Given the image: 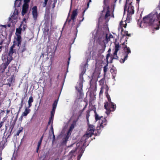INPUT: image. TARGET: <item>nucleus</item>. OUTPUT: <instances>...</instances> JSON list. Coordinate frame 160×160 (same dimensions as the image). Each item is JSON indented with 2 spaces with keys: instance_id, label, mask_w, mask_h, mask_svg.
<instances>
[{
  "instance_id": "1",
  "label": "nucleus",
  "mask_w": 160,
  "mask_h": 160,
  "mask_svg": "<svg viewBox=\"0 0 160 160\" xmlns=\"http://www.w3.org/2000/svg\"><path fill=\"white\" fill-rule=\"evenodd\" d=\"M142 22L148 23L149 25L153 26L156 30H158L160 26V13L158 15L155 13L149 14L143 18Z\"/></svg>"
},
{
  "instance_id": "2",
  "label": "nucleus",
  "mask_w": 160,
  "mask_h": 160,
  "mask_svg": "<svg viewBox=\"0 0 160 160\" xmlns=\"http://www.w3.org/2000/svg\"><path fill=\"white\" fill-rule=\"evenodd\" d=\"M21 45V43L18 44L17 42L13 41V44L10 48L7 55L4 56L3 58L7 60L8 59L9 61L11 62V61L13 59L12 57L13 54H16V53L17 50L16 49H15V46L17 45L18 47H19V48H20Z\"/></svg>"
},
{
  "instance_id": "3",
  "label": "nucleus",
  "mask_w": 160,
  "mask_h": 160,
  "mask_svg": "<svg viewBox=\"0 0 160 160\" xmlns=\"http://www.w3.org/2000/svg\"><path fill=\"white\" fill-rule=\"evenodd\" d=\"M132 2L129 0H126L124 8V12L126 11L128 12V15H130L134 12V7L132 5Z\"/></svg>"
},
{
  "instance_id": "4",
  "label": "nucleus",
  "mask_w": 160,
  "mask_h": 160,
  "mask_svg": "<svg viewBox=\"0 0 160 160\" xmlns=\"http://www.w3.org/2000/svg\"><path fill=\"white\" fill-rule=\"evenodd\" d=\"M95 130V127L92 124H90L88 126V130L86 133L83 136L82 139L84 140L86 142V140L92 136L93 135V132Z\"/></svg>"
},
{
  "instance_id": "5",
  "label": "nucleus",
  "mask_w": 160,
  "mask_h": 160,
  "mask_svg": "<svg viewBox=\"0 0 160 160\" xmlns=\"http://www.w3.org/2000/svg\"><path fill=\"white\" fill-rule=\"evenodd\" d=\"M104 108L107 110L106 113L108 115L111 112L114 111L116 108V106L114 103L108 102H107L104 103Z\"/></svg>"
},
{
  "instance_id": "6",
  "label": "nucleus",
  "mask_w": 160,
  "mask_h": 160,
  "mask_svg": "<svg viewBox=\"0 0 160 160\" xmlns=\"http://www.w3.org/2000/svg\"><path fill=\"white\" fill-rule=\"evenodd\" d=\"M123 50L124 53H123L122 55L121 56V59L120 60V62L121 63H123L125 61L127 60L128 54L131 52L130 48L129 47H128L127 45H126L123 47Z\"/></svg>"
},
{
  "instance_id": "7",
  "label": "nucleus",
  "mask_w": 160,
  "mask_h": 160,
  "mask_svg": "<svg viewBox=\"0 0 160 160\" xmlns=\"http://www.w3.org/2000/svg\"><path fill=\"white\" fill-rule=\"evenodd\" d=\"M95 113V118L96 121L99 120V123L100 124V126L102 128H103L104 125L107 124V121L105 118H103V117L99 116L97 113L96 110L94 111Z\"/></svg>"
},
{
  "instance_id": "8",
  "label": "nucleus",
  "mask_w": 160,
  "mask_h": 160,
  "mask_svg": "<svg viewBox=\"0 0 160 160\" xmlns=\"http://www.w3.org/2000/svg\"><path fill=\"white\" fill-rule=\"evenodd\" d=\"M22 25V23L20 25V27L18 28H17L16 30V34L17 37L14 39V41L17 42L18 44L21 43L22 38L21 36V33L22 28L20 27Z\"/></svg>"
},
{
  "instance_id": "9",
  "label": "nucleus",
  "mask_w": 160,
  "mask_h": 160,
  "mask_svg": "<svg viewBox=\"0 0 160 160\" xmlns=\"http://www.w3.org/2000/svg\"><path fill=\"white\" fill-rule=\"evenodd\" d=\"M3 61V63L0 65V72L1 73H3L4 72L5 69L8 66L11 62L8 59L7 60L4 58Z\"/></svg>"
},
{
  "instance_id": "10",
  "label": "nucleus",
  "mask_w": 160,
  "mask_h": 160,
  "mask_svg": "<svg viewBox=\"0 0 160 160\" xmlns=\"http://www.w3.org/2000/svg\"><path fill=\"white\" fill-rule=\"evenodd\" d=\"M115 47L114 49L115 51L113 53V55L115 56V59H118V57L117 56V52L118 51L120 50L121 48V45H119V43L116 41H115L114 43Z\"/></svg>"
},
{
  "instance_id": "11",
  "label": "nucleus",
  "mask_w": 160,
  "mask_h": 160,
  "mask_svg": "<svg viewBox=\"0 0 160 160\" xmlns=\"http://www.w3.org/2000/svg\"><path fill=\"white\" fill-rule=\"evenodd\" d=\"M83 82L80 81L79 83L76 87V88L79 93L80 96L83 95L82 92Z\"/></svg>"
},
{
  "instance_id": "12",
  "label": "nucleus",
  "mask_w": 160,
  "mask_h": 160,
  "mask_svg": "<svg viewBox=\"0 0 160 160\" xmlns=\"http://www.w3.org/2000/svg\"><path fill=\"white\" fill-rule=\"evenodd\" d=\"M32 18L34 20H37L38 16V9L37 6H34L32 8Z\"/></svg>"
},
{
  "instance_id": "13",
  "label": "nucleus",
  "mask_w": 160,
  "mask_h": 160,
  "mask_svg": "<svg viewBox=\"0 0 160 160\" xmlns=\"http://www.w3.org/2000/svg\"><path fill=\"white\" fill-rule=\"evenodd\" d=\"M78 9H76L73 10L72 12L71 19L68 20V18L67 19L66 21H68V23H69L71 20H72L73 22H74V20L76 18V17L78 15Z\"/></svg>"
},
{
  "instance_id": "14",
  "label": "nucleus",
  "mask_w": 160,
  "mask_h": 160,
  "mask_svg": "<svg viewBox=\"0 0 160 160\" xmlns=\"http://www.w3.org/2000/svg\"><path fill=\"white\" fill-rule=\"evenodd\" d=\"M7 138H4V137H3L2 140L0 142V151H2L7 145Z\"/></svg>"
},
{
  "instance_id": "15",
  "label": "nucleus",
  "mask_w": 160,
  "mask_h": 160,
  "mask_svg": "<svg viewBox=\"0 0 160 160\" xmlns=\"http://www.w3.org/2000/svg\"><path fill=\"white\" fill-rule=\"evenodd\" d=\"M110 56V55L109 53H108L107 54L106 58V60L107 62V63L103 67V72L104 75H105L106 74V72L107 71V69H108V66L109 63L108 62V58Z\"/></svg>"
},
{
  "instance_id": "16",
  "label": "nucleus",
  "mask_w": 160,
  "mask_h": 160,
  "mask_svg": "<svg viewBox=\"0 0 160 160\" xmlns=\"http://www.w3.org/2000/svg\"><path fill=\"white\" fill-rule=\"evenodd\" d=\"M28 9V5L27 3H24L22 6V15L23 16L27 12Z\"/></svg>"
},
{
  "instance_id": "17",
  "label": "nucleus",
  "mask_w": 160,
  "mask_h": 160,
  "mask_svg": "<svg viewBox=\"0 0 160 160\" xmlns=\"http://www.w3.org/2000/svg\"><path fill=\"white\" fill-rule=\"evenodd\" d=\"M9 20L12 23V25L15 24L16 22L17 21V18L16 17L14 13H13L11 18H10Z\"/></svg>"
},
{
  "instance_id": "18",
  "label": "nucleus",
  "mask_w": 160,
  "mask_h": 160,
  "mask_svg": "<svg viewBox=\"0 0 160 160\" xmlns=\"http://www.w3.org/2000/svg\"><path fill=\"white\" fill-rule=\"evenodd\" d=\"M27 42L26 41H25L24 42L23 44L22 45L21 47L20 48V49H21L20 50H21V52L22 53L23 52H25L27 50V48H26V45H27Z\"/></svg>"
},
{
  "instance_id": "19",
  "label": "nucleus",
  "mask_w": 160,
  "mask_h": 160,
  "mask_svg": "<svg viewBox=\"0 0 160 160\" xmlns=\"http://www.w3.org/2000/svg\"><path fill=\"white\" fill-rule=\"evenodd\" d=\"M31 110L28 108H26L24 112L22 113L21 115V117H22L27 116L28 113L30 112Z\"/></svg>"
},
{
  "instance_id": "20",
  "label": "nucleus",
  "mask_w": 160,
  "mask_h": 160,
  "mask_svg": "<svg viewBox=\"0 0 160 160\" xmlns=\"http://www.w3.org/2000/svg\"><path fill=\"white\" fill-rule=\"evenodd\" d=\"M77 149V148H76L75 149L72 150L69 152V155L70 156V158H71L72 159L75 157L76 154L75 152Z\"/></svg>"
},
{
  "instance_id": "21",
  "label": "nucleus",
  "mask_w": 160,
  "mask_h": 160,
  "mask_svg": "<svg viewBox=\"0 0 160 160\" xmlns=\"http://www.w3.org/2000/svg\"><path fill=\"white\" fill-rule=\"evenodd\" d=\"M76 124V121H74L69 129V130L68 131V133H70L72 132L73 129L74 128Z\"/></svg>"
},
{
  "instance_id": "22",
  "label": "nucleus",
  "mask_w": 160,
  "mask_h": 160,
  "mask_svg": "<svg viewBox=\"0 0 160 160\" xmlns=\"http://www.w3.org/2000/svg\"><path fill=\"white\" fill-rule=\"evenodd\" d=\"M121 33L123 37H124L125 36H127L129 37L131 36L130 34H128V32L127 31H124L123 29L122 28L121 29Z\"/></svg>"
},
{
  "instance_id": "23",
  "label": "nucleus",
  "mask_w": 160,
  "mask_h": 160,
  "mask_svg": "<svg viewBox=\"0 0 160 160\" xmlns=\"http://www.w3.org/2000/svg\"><path fill=\"white\" fill-rule=\"evenodd\" d=\"M15 123V121H14L12 123L11 125V126L10 127V128H11V131H10V132L8 136V137H7V138H7V139L8 138H10V136L11 135L12 131V130H13V128H14V127Z\"/></svg>"
},
{
  "instance_id": "24",
  "label": "nucleus",
  "mask_w": 160,
  "mask_h": 160,
  "mask_svg": "<svg viewBox=\"0 0 160 160\" xmlns=\"http://www.w3.org/2000/svg\"><path fill=\"white\" fill-rule=\"evenodd\" d=\"M110 11L109 7H108L107 8V12L104 17V19L107 20L108 17L110 16Z\"/></svg>"
},
{
  "instance_id": "25",
  "label": "nucleus",
  "mask_w": 160,
  "mask_h": 160,
  "mask_svg": "<svg viewBox=\"0 0 160 160\" xmlns=\"http://www.w3.org/2000/svg\"><path fill=\"white\" fill-rule=\"evenodd\" d=\"M102 48L99 50L98 52L99 53H102L105 51L106 47V44L104 42L103 44L102 45Z\"/></svg>"
},
{
  "instance_id": "26",
  "label": "nucleus",
  "mask_w": 160,
  "mask_h": 160,
  "mask_svg": "<svg viewBox=\"0 0 160 160\" xmlns=\"http://www.w3.org/2000/svg\"><path fill=\"white\" fill-rule=\"evenodd\" d=\"M49 31V28L47 26H45L43 28V33L45 34H48V32Z\"/></svg>"
},
{
  "instance_id": "27",
  "label": "nucleus",
  "mask_w": 160,
  "mask_h": 160,
  "mask_svg": "<svg viewBox=\"0 0 160 160\" xmlns=\"http://www.w3.org/2000/svg\"><path fill=\"white\" fill-rule=\"evenodd\" d=\"M58 99H56L54 101V102L52 104V108L56 109V108L57 105L58 104Z\"/></svg>"
},
{
  "instance_id": "28",
  "label": "nucleus",
  "mask_w": 160,
  "mask_h": 160,
  "mask_svg": "<svg viewBox=\"0 0 160 160\" xmlns=\"http://www.w3.org/2000/svg\"><path fill=\"white\" fill-rule=\"evenodd\" d=\"M8 116H6V117H4L2 119V121L0 122V128H2L4 124V122L6 120V118H8Z\"/></svg>"
},
{
  "instance_id": "29",
  "label": "nucleus",
  "mask_w": 160,
  "mask_h": 160,
  "mask_svg": "<svg viewBox=\"0 0 160 160\" xmlns=\"http://www.w3.org/2000/svg\"><path fill=\"white\" fill-rule=\"evenodd\" d=\"M105 79L104 78H102L99 81V85L101 86V87H103V85L105 82Z\"/></svg>"
},
{
  "instance_id": "30",
  "label": "nucleus",
  "mask_w": 160,
  "mask_h": 160,
  "mask_svg": "<svg viewBox=\"0 0 160 160\" xmlns=\"http://www.w3.org/2000/svg\"><path fill=\"white\" fill-rule=\"evenodd\" d=\"M20 2L18 0H16L14 3L15 7H19L20 6Z\"/></svg>"
},
{
  "instance_id": "31",
  "label": "nucleus",
  "mask_w": 160,
  "mask_h": 160,
  "mask_svg": "<svg viewBox=\"0 0 160 160\" xmlns=\"http://www.w3.org/2000/svg\"><path fill=\"white\" fill-rule=\"evenodd\" d=\"M123 22H123L122 21H121L120 22V25L122 28H123V27H124L125 28H126V22H125V23H123Z\"/></svg>"
},
{
  "instance_id": "32",
  "label": "nucleus",
  "mask_w": 160,
  "mask_h": 160,
  "mask_svg": "<svg viewBox=\"0 0 160 160\" xmlns=\"http://www.w3.org/2000/svg\"><path fill=\"white\" fill-rule=\"evenodd\" d=\"M23 128L22 127H20L19 130H18V131L17 132L16 134L15 135V136H18L20 134V133L22 132L23 131Z\"/></svg>"
},
{
  "instance_id": "33",
  "label": "nucleus",
  "mask_w": 160,
  "mask_h": 160,
  "mask_svg": "<svg viewBox=\"0 0 160 160\" xmlns=\"http://www.w3.org/2000/svg\"><path fill=\"white\" fill-rule=\"evenodd\" d=\"M69 133H68V132L67 135L66 136L64 140L63 141V142H64V143L66 142L68 140L69 137V136H70V135H69Z\"/></svg>"
},
{
  "instance_id": "34",
  "label": "nucleus",
  "mask_w": 160,
  "mask_h": 160,
  "mask_svg": "<svg viewBox=\"0 0 160 160\" xmlns=\"http://www.w3.org/2000/svg\"><path fill=\"white\" fill-rule=\"evenodd\" d=\"M85 72H82L79 75V79H80V81H82L83 82V75L84 74Z\"/></svg>"
},
{
  "instance_id": "35",
  "label": "nucleus",
  "mask_w": 160,
  "mask_h": 160,
  "mask_svg": "<svg viewBox=\"0 0 160 160\" xmlns=\"http://www.w3.org/2000/svg\"><path fill=\"white\" fill-rule=\"evenodd\" d=\"M110 72L112 74L113 77L114 75H116V71L114 68H111L110 69Z\"/></svg>"
},
{
  "instance_id": "36",
  "label": "nucleus",
  "mask_w": 160,
  "mask_h": 160,
  "mask_svg": "<svg viewBox=\"0 0 160 160\" xmlns=\"http://www.w3.org/2000/svg\"><path fill=\"white\" fill-rule=\"evenodd\" d=\"M53 117H50L49 118V121L48 122V126L50 124V123L51 122L52 124L53 123Z\"/></svg>"
},
{
  "instance_id": "37",
  "label": "nucleus",
  "mask_w": 160,
  "mask_h": 160,
  "mask_svg": "<svg viewBox=\"0 0 160 160\" xmlns=\"http://www.w3.org/2000/svg\"><path fill=\"white\" fill-rule=\"evenodd\" d=\"M43 136H44V134H43V135H42V136L41 137L39 141H38V146L39 145L41 146V143H42V141L43 138Z\"/></svg>"
},
{
  "instance_id": "38",
  "label": "nucleus",
  "mask_w": 160,
  "mask_h": 160,
  "mask_svg": "<svg viewBox=\"0 0 160 160\" xmlns=\"http://www.w3.org/2000/svg\"><path fill=\"white\" fill-rule=\"evenodd\" d=\"M55 109L52 108V111L51 112V116L54 118V116L55 112Z\"/></svg>"
},
{
  "instance_id": "39",
  "label": "nucleus",
  "mask_w": 160,
  "mask_h": 160,
  "mask_svg": "<svg viewBox=\"0 0 160 160\" xmlns=\"http://www.w3.org/2000/svg\"><path fill=\"white\" fill-rule=\"evenodd\" d=\"M106 96L107 97V98H108V102H111V99L110 96L108 94V93H107L105 94Z\"/></svg>"
},
{
  "instance_id": "40",
  "label": "nucleus",
  "mask_w": 160,
  "mask_h": 160,
  "mask_svg": "<svg viewBox=\"0 0 160 160\" xmlns=\"http://www.w3.org/2000/svg\"><path fill=\"white\" fill-rule=\"evenodd\" d=\"M90 110H88L86 112V119H88L89 118V117L90 116Z\"/></svg>"
},
{
  "instance_id": "41",
  "label": "nucleus",
  "mask_w": 160,
  "mask_h": 160,
  "mask_svg": "<svg viewBox=\"0 0 160 160\" xmlns=\"http://www.w3.org/2000/svg\"><path fill=\"white\" fill-rule=\"evenodd\" d=\"M48 0H44V2L42 4V7H45L47 5Z\"/></svg>"
},
{
  "instance_id": "42",
  "label": "nucleus",
  "mask_w": 160,
  "mask_h": 160,
  "mask_svg": "<svg viewBox=\"0 0 160 160\" xmlns=\"http://www.w3.org/2000/svg\"><path fill=\"white\" fill-rule=\"evenodd\" d=\"M33 102V99L32 97V96H31L29 98V100L28 101V102Z\"/></svg>"
},
{
  "instance_id": "43",
  "label": "nucleus",
  "mask_w": 160,
  "mask_h": 160,
  "mask_svg": "<svg viewBox=\"0 0 160 160\" xmlns=\"http://www.w3.org/2000/svg\"><path fill=\"white\" fill-rule=\"evenodd\" d=\"M85 10H84L83 11V12L82 13V19L81 20L80 19V20H79L80 22H81L82 21H83V20L84 19V17H83V16H84V12H85Z\"/></svg>"
},
{
  "instance_id": "44",
  "label": "nucleus",
  "mask_w": 160,
  "mask_h": 160,
  "mask_svg": "<svg viewBox=\"0 0 160 160\" xmlns=\"http://www.w3.org/2000/svg\"><path fill=\"white\" fill-rule=\"evenodd\" d=\"M105 89H106V91L105 92V94L108 93V91L109 90V87L107 85H106Z\"/></svg>"
},
{
  "instance_id": "45",
  "label": "nucleus",
  "mask_w": 160,
  "mask_h": 160,
  "mask_svg": "<svg viewBox=\"0 0 160 160\" xmlns=\"http://www.w3.org/2000/svg\"><path fill=\"white\" fill-rule=\"evenodd\" d=\"M19 105L20 106V107H19V109L18 112V113H19V112L20 111L21 109L22 108L23 105V104H22L21 103H20Z\"/></svg>"
},
{
  "instance_id": "46",
  "label": "nucleus",
  "mask_w": 160,
  "mask_h": 160,
  "mask_svg": "<svg viewBox=\"0 0 160 160\" xmlns=\"http://www.w3.org/2000/svg\"><path fill=\"white\" fill-rule=\"evenodd\" d=\"M104 87H101V90L99 92L100 94H102L103 93V89Z\"/></svg>"
},
{
  "instance_id": "47",
  "label": "nucleus",
  "mask_w": 160,
  "mask_h": 160,
  "mask_svg": "<svg viewBox=\"0 0 160 160\" xmlns=\"http://www.w3.org/2000/svg\"><path fill=\"white\" fill-rule=\"evenodd\" d=\"M106 39L108 42L110 40V38H109L108 37L107 34H106Z\"/></svg>"
},
{
  "instance_id": "48",
  "label": "nucleus",
  "mask_w": 160,
  "mask_h": 160,
  "mask_svg": "<svg viewBox=\"0 0 160 160\" xmlns=\"http://www.w3.org/2000/svg\"><path fill=\"white\" fill-rule=\"evenodd\" d=\"M114 58H115V57H113L112 56L110 57V62H109L110 63H111L112 62V60H113V59H115Z\"/></svg>"
},
{
  "instance_id": "49",
  "label": "nucleus",
  "mask_w": 160,
  "mask_h": 160,
  "mask_svg": "<svg viewBox=\"0 0 160 160\" xmlns=\"http://www.w3.org/2000/svg\"><path fill=\"white\" fill-rule=\"evenodd\" d=\"M91 2V0H89V1L88 2V3L87 4V8H86V9H87L89 7V3H90V2Z\"/></svg>"
},
{
  "instance_id": "50",
  "label": "nucleus",
  "mask_w": 160,
  "mask_h": 160,
  "mask_svg": "<svg viewBox=\"0 0 160 160\" xmlns=\"http://www.w3.org/2000/svg\"><path fill=\"white\" fill-rule=\"evenodd\" d=\"M51 130L52 131V134H53L54 133V130H53V128L52 126V124H51Z\"/></svg>"
},
{
  "instance_id": "51",
  "label": "nucleus",
  "mask_w": 160,
  "mask_h": 160,
  "mask_svg": "<svg viewBox=\"0 0 160 160\" xmlns=\"http://www.w3.org/2000/svg\"><path fill=\"white\" fill-rule=\"evenodd\" d=\"M25 99V97L22 98L21 99V103L22 104H23L24 100Z\"/></svg>"
},
{
  "instance_id": "52",
  "label": "nucleus",
  "mask_w": 160,
  "mask_h": 160,
  "mask_svg": "<svg viewBox=\"0 0 160 160\" xmlns=\"http://www.w3.org/2000/svg\"><path fill=\"white\" fill-rule=\"evenodd\" d=\"M102 128V127H101L100 126L99 127H97L96 128V130L98 131V132L99 130H100V128Z\"/></svg>"
},
{
  "instance_id": "53",
  "label": "nucleus",
  "mask_w": 160,
  "mask_h": 160,
  "mask_svg": "<svg viewBox=\"0 0 160 160\" xmlns=\"http://www.w3.org/2000/svg\"><path fill=\"white\" fill-rule=\"evenodd\" d=\"M28 106L27 107V108H28L29 109V108L32 106V104L31 102H28Z\"/></svg>"
},
{
  "instance_id": "54",
  "label": "nucleus",
  "mask_w": 160,
  "mask_h": 160,
  "mask_svg": "<svg viewBox=\"0 0 160 160\" xmlns=\"http://www.w3.org/2000/svg\"><path fill=\"white\" fill-rule=\"evenodd\" d=\"M40 146H39V145L38 146H38H37V150H36V152L37 153L38 152V150L39 149V148H40Z\"/></svg>"
},
{
  "instance_id": "55",
  "label": "nucleus",
  "mask_w": 160,
  "mask_h": 160,
  "mask_svg": "<svg viewBox=\"0 0 160 160\" xmlns=\"http://www.w3.org/2000/svg\"><path fill=\"white\" fill-rule=\"evenodd\" d=\"M84 101L86 102V104L85 105L84 107V109H85V108H86V107H87V106L88 105V104L87 100V101Z\"/></svg>"
},
{
  "instance_id": "56",
  "label": "nucleus",
  "mask_w": 160,
  "mask_h": 160,
  "mask_svg": "<svg viewBox=\"0 0 160 160\" xmlns=\"http://www.w3.org/2000/svg\"><path fill=\"white\" fill-rule=\"evenodd\" d=\"M53 134V140H52V142H53L55 140V136L54 135V133L52 134Z\"/></svg>"
},
{
  "instance_id": "57",
  "label": "nucleus",
  "mask_w": 160,
  "mask_h": 160,
  "mask_svg": "<svg viewBox=\"0 0 160 160\" xmlns=\"http://www.w3.org/2000/svg\"><path fill=\"white\" fill-rule=\"evenodd\" d=\"M30 1V0H24V2H25V3H28Z\"/></svg>"
},
{
  "instance_id": "58",
  "label": "nucleus",
  "mask_w": 160,
  "mask_h": 160,
  "mask_svg": "<svg viewBox=\"0 0 160 160\" xmlns=\"http://www.w3.org/2000/svg\"><path fill=\"white\" fill-rule=\"evenodd\" d=\"M55 7V2H54L52 4V8H54Z\"/></svg>"
},
{
  "instance_id": "59",
  "label": "nucleus",
  "mask_w": 160,
  "mask_h": 160,
  "mask_svg": "<svg viewBox=\"0 0 160 160\" xmlns=\"http://www.w3.org/2000/svg\"><path fill=\"white\" fill-rule=\"evenodd\" d=\"M87 124L88 126V125H90L89 122V118H88V119H87Z\"/></svg>"
},
{
  "instance_id": "60",
  "label": "nucleus",
  "mask_w": 160,
  "mask_h": 160,
  "mask_svg": "<svg viewBox=\"0 0 160 160\" xmlns=\"http://www.w3.org/2000/svg\"><path fill=\"white\" fill-rule=\"evenodd\" d=\"M3 42V40H2L1 41H0V45H2Z\"/></svg>"
},
{
  "instance_id": "61",
  "label": "nucleus",
  "mask_w": 160,
  "mask_h": 160,
  "mask_svg": "<svg viewBox=\"0 0 160 160\" xmlns=\"http://www.w3.org/2000/svg\"><path fill=\"white\" fill-rule=\"evenodd\" d=\"M139 1H140V0H136V4H138V6H139Z\"/></svg>"
},
{
  "instance_id": "62",
  "label": "nucleus",
  "mask_w": 160,
  "mask_h": 160,
  "mask_svg": "<svg viewBox=\"0 0 160 160\" xmlns=\"http://www.w3.org/2000/svg\"><path fill=\"white\" fill-rule=\"evenodd\" d=\"M44 57V54L43 53H42L40 56V58H41L42 57V58H43Z\"/></svg>"
},
{
  "instance_id": "63",
  "label": "nucleus",
  "mask_w": 160,
  "mask_h": 160,
  "mask_svg": "<svg viewBox=\"0 0 160 160\" xmlns=\"http://www.w3.org/2000/svg\"><path fill=\"white\" fill-rule=\"evenodd\" d=\"M7 114V115L10 112V110L8 109H7L6 110Z\"/></svg>"
},
{
  "instance_id": "64",
  "label": "nucleus",
  "mask_w": 160,
  "mask_h": 160,
  "mask_svg": "<svg viewBox=\"0 0 160 160\" xmlns=\"http://www.w3.org/2000/svg\"><path fill=\"white\" fill-rule=\"evenodd\" d=\"M110 38H113V36L112 34H110L109 35V37H108Z\"/></svg>"
}]
</instances>
